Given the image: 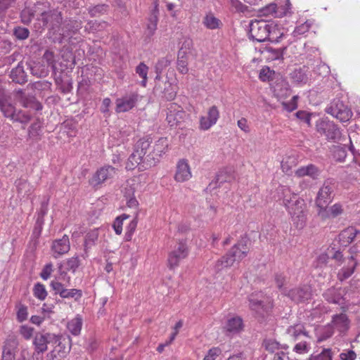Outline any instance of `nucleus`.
<instances>
[{
	"mask_svg": "<svg viewBox=\"0 0 360 360\" xmlns=\"http://www.w3.org/2000/svg\"><path fill=\"white\" fill-rule=\"evenodd\" d=\"M250 245L251 241L248 238H241L225 255L217 261L214 266L216 271H220L224 268L231 267L235 262H239L245 258L250 251Z\"/></svg>",
	"mask_w": 360,
	"mask_h": 360,
	"instance_id": "1",
	"label": "nucleus"
},
{
	"mask_svg": "<svg viewBox=\"0 0 360 360\" xmlns=\"http://www.w3.org/2000/svg\"><path fill=\"white\" fill-rule=\"evenodd\" d=\"M276 26L269 24L264 20H255L251 21L250 24V37L253 41L263 42L266 40L271 41H278L274 34L277 31Z\"/></svg>",
	"mask_w": 360,
	"mask_h": 360,
	"instance_id": "2",
	"label": "nucleus"
},
{
	"mask_svg": "<svg viewBox=\"0 0 360 360\" xmlns=\"http://www.w3.org/2000/svg\"><path fill=\"white\" fill-rule=\"evenodd\" d=\"M37 20L41 23L42 27H46L49 31L55 33L59 31L63 22L62 13L57 9L43 10L41 8L39 15Z\"/></svg>",
	"mask_w": 360,
	"mask_h": 360,
	"instance_id": "3",
	"label": "nucleus"
},
{
	"mask_svg": "<svg viewBox=\"0 0 360 360\" xmlns=\"http://www.w3.org/2000/svg\"><path fill=\"white\" fill-rule=\"evenodd\" d=\"M168 147V141L167 138L162 137L159 139L152 149L148 150L143 158V168L147 169L155 166L160 160L162 153H165Z\"/></svg>",
	"mask_w": 360,
	"mask_h": 360,
	"instance_id": "4",
	"label": "nucleus"
},
{
	"mask_svg": "<svg viewBox=\"0 0 360 360\" xmlns=\"http://www.w3.org/2000/svg\"><path fill=\"white\" fill-rule=\"evenodd\" d=\"M335 188L336 181L334 179H327L324 181L315 199V204L319 210L323 209L332 202Z\"/></svg>",
	"mask_w": 360,
	"mask_h": 360,
	"instance_id": "5",
	"label": "nucleus"
},
{
	"mask_svg": "<svg viewBox=\"0 0 360 360\" xmlns=\"http://www.w3.org/2000/svg\"><path fill=\"white\" fill-rule=\"evenodd\" d=\"M316 131L326 137L328 141L338 143L342 137V132L339 127L333 121L321 120L316 125Z\"/></svg>",
	"mask_w": 360,
	"mask_h": 360,
	"instance_id": "6",
	"label": "nucleus"
},
{
	"mask_svg": "<svg viewBox=\"0 0 360 360\" xmlns=\"http://www.w3.org/2000/svg\"><path fill=\"white\" fill-rule=\"evenodd\" d=\"M56 340L52 342L53 349L46 354L48 360L65 358L70 352L71 348V339L70 337L55 335Z\"/></svg>",
	"mask_w": 360,
	"mask_h": 360,
	"instance_id": "7",
	"label": "nucleus"
},
{
	"mask_svg": "<svg viewBox=\"0 0 360 360\" xmlns=\"http://www.w3.org/2000/svg\"><path fill=\"white\" fill-rule=\"evenodd\" d=\"M326 112L342 122L349 121L352 116L351 109L340 98H334L326 108Z\"/></svg>",
	"mask_w": 360,
	"mask_h": 360,
	"instance_id": "8",
	"label": "nucleus"
},
{
	"mask_svg": "<svg viewBox=\"0 0 360 360\" xmlns=\"http://www.w3.org/2000/svg\"><path fill=\"white\" fill-rule=\"evenodd\" d=\"M188 254V249L186 242L180 241L169 254L167 260L169 269H174L177 266L180 261L185 259Z\"/></svg>",
	"mask_w": 360,
	"mask_h": 360,
	"instance_id": "9",
	"label": "nucleus"
},
{
	"mask_svg": "<svg viewBox=\"0 0 360 360\" xmlns=\"http://www.w3.org/2000/svg\"><path fill=\"white\" fill-rule=\"evenodd\" d=\"M50 286L55 292V294H59L62 298H74L76 301L79 300L82 296L81 290L72 288L67 289L64 285L58 281H52Z\"/></svg>",
	"mask_w": 360,
	"mask_h": 360,
	"instance_id": "10",
	"label": "nucleus"
},
{
	"mask_svg": "<svg viewBox=\"0 0 360 360\" xmlns=\"http://www.w3.org/2000/svg\"><path fill=\"white\" fill-rule=\"evenodd\" d=\"M115 172L116 169L114 167L105 165L95 172L89 183L94 187L101 185L108 179L112 178Z\"/></svg>",
	"mask_w": 360,
	"mask_h": 360,
	"instance_id": "11",
	"label": "nucleus"
},
{
	"mask_svg": "<svg viewBox=\"0 0 360 360\" xmlns=\"http://www.w3.org/2000/svg\"><path fill=\"white\" fill-rule=\"evenodd\" d=\"M155 94L167 101H172L176 96V86L169 81L157 83L154 87Z\"/></svg>",
	"mask_w": 360,
	"mask_h": 360,
	"instance_id": "12",
	"label": "nucleus"
},
{
	"mask_svg": "<svg viewBox=\"0 0 360 360\" xmlns=\"http://www.w3.org/2000/svg\"><path fill=\"white\" fill-rule=\"evenodd\" d=\"M287 295L295 302L300 303L311 297V289L309 285H302L290 290Z\"/></svg>",
	"mask_w": 360,
	"mask_h": 360,
	"instance_id": "13",
	"label": "nucleus"
},
{
	"mask_svg": "<svg viewBox=\"0 0 360 360\" xmlns=\"http://www.w3.org/2000/svg\"><path fill=\"white\" fill-rule=\"evenodd\" d=\"M15 98L20 105L25 108H32L35 110L42 109L41 104L32 96H27L23 90L18 89L15 91Z\"/></svg>",
	"mask_w": 360,
	"mask_h": 360,
	"instance_id": "14",
	"label": "nucleus"
},
{
	"mask_svg": "<svg viewBox=\"0 0 360 360\" xmlns=\"http://www.w3.org/2000/svg\"><path fill=\"white\" fill-rule=\"evenodd\" d=\"M219 117V112L216 105H212L208 109L207 115L202 116L200 119V128L202 130L209 129L215 124Z\"/></svg>",
	"mask_w": 360,
	"mask_h": 360,
	"instance_id": "15",
	"label": "nucleus"
},
{
	"mask_svg": "<svg viewBox=\"0 0 360 360\" xmlns=\"http://www.w3.org/2000/svg\"><path fill=\"white\" fill-rule=\"evenodd\" d=\"M345 295V289L342 288L330 287L323 293V297L328 303L341 304Z\"/></svg>",
	"mask_w": 360,
	"mask_h": 360,
	"instance_id": "16",
	"label": "nucleus"
},
{
	"mask_svg": "<svg viewBox=\"0 0 360 360\" xmlns=\"http://www.w3.org/2000/svg\"><path fill=\"white\" fill-rule=\"evenodd\" d=\"M138 101V95L131 94L116 100V112H127L132 109Z\"/></svg>",
	"mask_w": 360,
	"mask_h": 360,
	"instance_id": "17",
	"label": "nucleus"
},
{
	"mask_svg": "<svg viewBox=\"0 0 360 360\" xmlns=\"http://www.w3.org/2000/svg\"><path fill=\"white\" fill-rule=\"evenodd\" d=\"M54 340H56V338L53 333L37 334L34 340L36 351L39 352H45L48 349V345H51Z\"/></svg>",
	"mask_w": 360,
	"mask_h": 360,
	"instance_id": "18",
	"label": "nucleus"
},
{
	"mask_svg": "<svg viewBox=\"0 0 360 360\" xmlns=\"http://www.w3.org/2000/svg\"><path fill=\"white\" fill-rule=\"evenodd\" d=\"M343 211L342 205L340 203H335L330 207L327 205L323 209L318 210L317 214L322 220H326L341 215Z\"/></svg>",
	"mask_w": 360,
	"mask_h": 360,
	"instance_id": "19",
	"label": "nucleus"
},
{
	"mask_svg": "<svg viewBox=\"0 0 360 360\" xmlns=\"http://www.w3.org/2000/svg\"><path fill=\"white\" fill-rule=\"evenodd\" d=\"M174 178L179 182H184L191 178L190 167L186 160L183 159L178 162Z\"/></svg>",
	"mask_w": 360,
	"mask_h": 360,
	"instance_id": "20",
	"label": "nucleus"
},
{
	"mask_svg": "<svg viewBox=\"0 0 360 360\" xmlns=\"http://www.w3.org/2000/svg\"><path fill=\"white\" fill-rule=\"evenodd\" d=\"M274 94L278 98H284L289 96L291 90L288 82L283 78L278 79L272 86Z\"/></svg>",
	"mask_w": 360,
	"mask_h": 360,
	"instance_id": "21",
	"label": "nucleus"
},
{
	"mask_svg": "<svg viewBox=\"0 0 360 360\" xmlns=\"http://www.w3.org/2000/svg\"><path fill=\"white\" fill-rule=\"evenodd\" d=\"M321 173V170L316 167L315 165L309 164L307 166H303L298 168L295 174L297 177H304L305 176H308L311 178L313 180H316L319 179Z\"/></svg>",
	"mask_w": 360,
	"mask_h": 360,
	"instance_id": "22",
	"label": "nucleus"
},
{
	"mask_svg": "<svg viewBox=\"0 0 360 360\" xmlns=\"http://www.w3.org/2000/svg\"><path fill=\"white\" fill-rule=\"evenodd\" d=\"M286 333L295 342L300 341L302 338H309L308 331L306 330L304 326L300 323L290 326L287 328Z\"/></svg>",
	"mask_w": 360,
	"mask_h": 360,
	"instance_id": "23",
	"label": "nucleus"
},
{
	"mask_svg": "<svg viewBox=\"0 0 360 360\" xmlns=\"http://www.w3.org/2000/svg\"><path fill=\"white\" fill-rule=\"evenodd\" d=\"M358 235H360V231L354 226H349L340 233L338 236L339 243L346 247L352 243Z\"/></svg>",
	"mask_w": 360,
	"mask_h": 360,
	"instance_id": "24",
	"label": "nucleus"
},
{
	"mask_svg": "<svg viewBox=\"0 0 360 360\" xmlns=\"http://www.w3.org/2000/svg\"><path fill=\"white\" fill-rule=\"evenodd\" d=\"M69 237L64 235L62 238L56 240L53 242L52 250L54 253V257L67 253L70 250Z\"/></svg>",
	"mask_w": 360,
	"mask_h": 360,
	"instance_id": "25",
	"label": "nucleus"
},
{
	"mask_svg": "<svg viewBox=\"0 0 360 360\" xmlns=\"http://www.w3.org/2000/svg\"><path fill=\"white\" fill-rule=\"evenodd\" d=\"M41 6H44V4L37 3L33 8H26L23 9L20 13L21 21L24 25H29L34 18L35 15H39Z\"/></svg>",
	"mask_w": 360,
	"mask_h": 360,
	"instance_id": "26",
	"label": "nucleus"
},
{
	"mask_svg": "<svg viewBox=\"0 0 360 360\" xmlns=\"http://www.w3.org/2000/svg\"><path fill=\"white\" fill-rule=\"evenodd\" d=\"M295 208L292 212V219L295 223L297 224V227L302 229L304 227L306 221V215L304 212L303 206L304 204L303 201L302 202L299 200L295 202Z\"/></svg>",
	"mask_w": 360,
	"mask_h": 360,
	"instance_id": "27",
	"label": "nucleus"
},
{
	"mask_svg": "<svg viewBox=\"0 0 360 360\" xmlns=\"http://www.w3.org/2000/svg\"><path fill=\"white\" fill-rule=\"evenodd\" d=\"M27 76L25 72L23 63L20 62L17 67L13 68L10 73V78L15 83L23 84L27 82Z\"/></svg>",
	"mask_w": 360,
	"mask_h": 360,
	"instance_id": "28",
	"label": "nucleus"
},
{
	"mask_svg": "<svg viewBox=\"0 0 360 360\" xmlns=\"http://www.w3.org/2000/svg\"><path fill=\"white\" fill-rule=\"evenodd\" d=\"M82 27L81 23L77 20H69L65 21L62 28L63 33L60 34L59 42H62L64 37H69L72 33H75Z\"/></svg>",
	"mask_w": 360,
	"mask_h": 360,
	"instance_id": "29",
	"label": "nucleus"
},
{
	"mask_svg": "<svg viewBox=\"0 0 360 360\" xmlns=\"http://www.w3.org/2000/svg\"><path fill=\"white\" fill-rule=\"evenodd\" d=\"M348 258L349 262L347 266L342 268L338 273V278L340 281L346 280L349 278L354 274L357 265V262L354 256H349Z\"/></svg>",
	"mask_w": 360,
	"mask_h": 360,
	"instance_id": "30",
	"label": "nucleus"
},
{
	"mask_svg": "<svg viewBox=\"0 0 360 360\" xmlns=\"http://www.w3.org/2000/svg\"><path fill=\"white\" fill-rule=\"evenodd\" d=\"M152 138L150 136L143 137L140 139L135 144L134 149L136 153H139L141 155L144 157L148 150L152 149Z\"/></svg>",
	"mask_w": 360,
	"mask_h": 360,
	"instance_id": "31",
	"label": "nucleus"
},
{
	"mask_svg": "<svg viewBox=\"0 0 360 360\" xmlns=\"http://www.w3.org/2000/svg\"><path fill=\"white\" fill-rule=\"evenodd\" d=\"M15 185L19 196H29L33 191V187L25 179H18L15 181Z\"/></svg>",
	"mask_w": 360,
	"mask_h": 360,
	"instance_id": "32",
	"label": "nucleus"
},
{
	"mask_svg": "<svg viewBox=\"0 0 360 360\" xmlns=\"http://www.w3.org/2000/svg\"><path fill=\"white\" fill-rule=\"evenodd\" d=\"M15 106L11 103V98L9 96L0 104V111L3 113L4 116L11 120L13 118L15 111Z\"/></svg>",
	"mask_w": 360,
	"mask_h": 360,
	"instance_id": "33",
	"label": "nucleus"
},
{
	"mask_svg": "<svg viewBox=\"0 0 360 360\" xmlns=\"http://www.w3.org/2000/svg\"><path fill=\"white\" fill-rule=\"evenodd\" d=\"M98 238V231L97 229H94L89 232L86 236L84 240V254L83 257L88 256L89 250L91 249L95 244Z\"/></svg>",
	"mask_w": 360,
	"mask_h": 360,
	"instance_id": "34",
	"label": "nucleus"
},
{
	"mask_svg": "<svg viewBox=\"0 0 360 360\" xmlns=\"http://www.w3.org/2000/svg\"><path fill=\"white\" fill-rule=\"evenodd\" d=\"M143 156L141 155V154L139 153H136V150L134 149V152L128 158L126 168L127 169L131 170V169H134L136 167L139 166L140 169H144L143 168Z\"/></svg>",
	"mask_w": 360,
	"mask_h": 360,
	"instance_id": "35",
	"label": "nucleus"
},
{
	"mask_svg": "<svg viewBox=\"0 0 360 360\" xmlns=\"http://www.w3.org/2000/svg\"><path fill=\"white\" fill-rule=\"evenodd\" d=\"M140 185V181L138 178H132L126 181L125 186L124 188V196L125 198L134 197V193L136 191L138 186Z\"/></svg>",
	"mask_w": 360,
	"mask_h": 360,
	"instance_id": "36",
	"label": "nucleus"
},
{
	"mask_svg": "<svg viewBox=\"0 0 360 360\" xmlns=\"http://www.w3.org/2000/svg\"><path fill=\"white\" fill-rule=\"evenodd\" d=\"M202 23L209 30L220 29L223 25L222 22L212 13L207 14L203 18Z\"/></svg>",
	"mask_w": 360,
	"mask_h": 360,
	"instance_id": "37",
	"label": "nucleus"
},
{
	"mask_svg": "<svg viewBox=\"0 0 360 360\" xmlns=\"http://www.w3.org/2000/svg\"><path fill=\"white\" fill-rule=\"evenodd\" d=\"M305 67L295 69L290 74L291 78L297 84H306L309 77Z\"/></svg>",
	"mask_w": 360,
	"mask_h": 360,
	"instance_id": "38",
	"label": "nucleus"
},
{
	"mask_svg": "<svg viewBox=\"0 0 360 360\" xmlns=\"http://www.w3.org/2000/svg\"><path fill=\"white\" fill-rule=\"evenodd\" d=\"M153 4H154V8L152 11L151 15L149 19L150 22L148 25V27H147V30L148 32V35H150V36L153 35L154 34V32L156 30L157 22H158V14L159 13V10L158 8V4L157 1H154Z\"/></svg>",
	"mask_w": 360,
	"mask_h": 360,
	"instance_id": "39",
	"label": "nucleus"
},
{
	"mask_svg": "<svg viewBox=\"0 0 360 360\" xmlns=\"http://www.w3.org/2000/svg\"><path fill=\"white\" fill-rule=\"evenodd\" d=\"M333 322L334 326L341 332L347 330L349 328V320L345 314L335 315Z\"/></svg>",
	"mask_w": 360,
	"mask_h": 360,
	"instance_id": "40",
	"label": "nucleus"
},
{
	"mask_svg": "<svg viewBox=\"0 0 360 360\" xmlns=\"http://www.w3.org/2000/svg\"><path fill=\"white\" fill-rule=\"evenodd\" d=\"M108 27L105 21L90 20L85 26V30L89 32H96L104 30Z\"/></svg>",
	"mask_w": 360,
	"mask_h": 360,
	"instance_id": "41",
	"label": "nucleus"
},
{
	"mask_svg": "<svg viewBox=\"0 0 360 360\" xmlns=\"http://www.w3.org/2000/svg\"><path fill=\"white\" fill-rule=\"evenodd\" d=\"M82 326V319L77 316L68 323V329L73 335H78L80 333Z\"/></svg>",
	"mask_w": 360,
	"mask_h": 360,
	"instance_id": "42",
	"label": "nucleus"
},
{
	"mask_svg": "<svg viewBox=\"0 0 360 360\" xmlns=\"http://www.w3.org/2000/svg\"><path fill=\"white\" fill-rule=\"evenodd\" d=\"M234 179L233 175L231 173V172H228L226 170H221L218 172L216 176V181L215 186L213 188L217 186H220L221 184L225 182H230Z\"/></svg>",
	"mask_w": 360,
	"mask_h": 360,
	"instance_id": "43",
	"label": "nucleus"
},
{
	"mask_svg": "<svg viewBox=\"0 0 360 360\" xmlns=\"http://www.w3.org/2000/svg\"><path fill=\"white\" fill-rule=\"evenodd\" d=\"M242 319L240 317H233L228 320L226 328L230 333H236L242 328Z\"/></svg>",
	"mask_w": 360,
	"mask_h": 360,
	"instance_id": "44",
	"label": "nucleus"
},
{
	"mask_svg": "<svg viewBox=\"0 0 360 360\" xmlns=\"http://www.w3.org/2000/svg\"><path fill=\"white\" fill-rule=\"evenodd\" d=\"M185 116H186L185 112H180L179 114L167 115L166 120L168 122V124L171 127L178 126L183 122Z\"/></svg>",
	"mask_w": 360,
	"mask_h": 360,
	"instance_id": "45",
	"label": "nucleus"
},
{
	"mask_svg": "<svg viewBox=\"0 0 360 360\" xmlns=\"http://www.w3.org/2000/svg\"><path fill=\"white\" fill-rule=\"evenodd\" d=\"M31 117L32 116L29 112L20 110L18 111H15L13 118H12L11 120L22 124H27L30 121Z\"/></svg>",
	"mask_w": 360,
	"mask_h": 360,
	"instance_id": "46",
	"label": "nucleus"
},
{
	"mask_svg": "<svg viewBox=\"0 0 360 360\" xmlns=\"http://www.w3.org/2000/svg\"><path fill=\"white\" fill-rule=\"evenodd\" d=\"M18 345V342L14 338H8L7 339L3 347V352L4 354H15L14 351L16 349Z\"/></svg>",
	"mask_w": 360,
	"mask_h": 360,
	"instance_id": "47",
	"label": "nucleus"
},
{
	"mask_svg": "<svg viewBox=\"0 0 360 360\" xmlns=\"http://www.w3.org/2000/svg\"><path fill=\"white\" fill-rule=\"evenodd\" d=\"M307 338H304L297 341L298 342L295 345L293 351L297 354H303L309 352L310 346L307 341Z\"/></svg>",
	"mask_w": 360,
	"mask_h": 360,
	"instance_id": "48",
	"label": "nucleus"
},
{
	"mask_svg": "<svg viewBox=\"0 0 360 360\" xmlns=\"http://www.w3.org/2000/svg\"><path fill=\"white\" fill-rule=\"evenodd\" d=\"M13 34L18 40H25L30 36V30L21 26H16L13 30Z\"/></svg>",
	"mask_w": 360,
	"mask_h": 360,
	"instance_id": "49",
	"label": "nucleus"
},
{
	"mask_svg": "<svg viewBox=\"0 0 360 360\" xmlns=\"http://www.w3.org/2000/svg\"><path fill=\"white\" fill-rule=\"evenodd\" d=\"M33 294L39 300H44L47 296L45 286L40 283H36L33 288Z\"/></svg>",
	"mask_w": 360,
	"mask_h": 360,
	"instance_id": "50",
	"label": "nucleus"
},
{
	"mask_svg": "<svg viewBox=\"0 0 360 360\" xmlns=\"http://www.w3.org/2000/svg\"><path fill=\"white\" fill-rule=\"evenodd\" d=\"M250 307L252 310L255 311L257 313L262 314L263 311H266L263 302L260 300L250 298Z\"/></svg>",
	"mask_w": 360,
	"mask_h": 360,
	"instance_id": "51",
	"label": "nucleus"
},
{
	"mask_svg": "<svg viewBox=\"0 0 360 360\" xmlns=\"http://www.w3.org/2000/svg\"><path fill=\"white\" fill-rule=\"evenodd\" d=\"M148 68L143 63H141L136 68V72L143 79L141 84L146 86Z\"/></svg>",
	"mask_w": 360,
	"mask_h": 360,
	"instance_id": "52",
	"label": "nucleus"
},
{
	"mask_svg": "<svg viewBox=\"0 0 360 360\" xmlns=\"http://www.w3.org/2000/svg\"><path fill=\"white\" fill-rule=\"evenodd\" d=\"M129 216L128 214H123L115 219L112 226L116 234L120 235L122 233L123 221L124 219L129 218Z\"/></svg>",
	"mask_w": 360,
	"mask_h": 360,
	"instance_id": "53",
	"label": "nucleus"
},
{
	"mask_svg": "<svg viewBox=\"0 0 360 360\" xmlns=\"http://www.w3.org/2000/svg\"><path fill=\"white\" fill-rule=\"evenodd\" d=\"M309 360H332L331 351L330 349H323L319 354H312Z\"/></svg>",
	"mask_w": 360,
	"mask_h": 360,
	"instance_id": "54",
	"label": "nucleus"
},
{
	"mask_svg": "<svg viewBox=\"0 0 360 360\" xmlns=\"http://www.w3.org/2000/svg\"><path fill=\"white\" fill-rule=\"evenodd\" d=\"M171 60L168 57L162 58L155 65L156 73L161 74L162 70L170 65Z\"/></svg>",
	"mask_w": 360,
	"mask_h": 360,
	"instance_id": "55",
	"label": "nucleus"
},
{
	"mask_svg": "<svg viewBox=\"0 0 360 360\" xmlns=\"http://www.w3.org/2000/svg\"><path fill=\"white\" fill-rule=\"evenodd\" d=\"M15 1V0H0V19L4 18L7 10Z\"/></svg>",
	"mask_w": 360,
	"mask_h": 360,
	"instance_id": "56",
	"label": "nucleus"
},
{
	"mask_svg": "<svg viewBox=\"0 0 360 360\" xmlns=\"http://www.w3.org/2000/svg\"><path fill=\"white\" fill-rule=\"evenodd\" d=\"M193 43L191 39L186 38L181 44L179 51L185 52L187 54H191Z\"/></svg>",
	"mask_w": 360,
	"mask_h": 360,
	"instance_id": "57",
	"label": "nucleus"
},
{
	"mask_svg": "<svg viewBox=\"0 0 360 360\" xmlns=\"http://www.w3.org/2000/svg\"><path fill=\"white\" fill-rule=\"evenodd\" d=\"M79 264L80 263L79 258L77 257H73L68 259L66 262V269L68 271H72V272H75L76 269L79 267Z\"/></svg>",
	"mask_w": 360,
	"mask_h": 360,
	"instance_id": "58",
	"label": "nucleus"
},
{
	"mask_svg": "<svg viewBox=\"0 0 360 360\" xmlns=\"http://www.w3.org/2000/svg\"><path fill=\"white\" fill-rule=\"evenodd\" d=\"M137 216L138 213L136 212L135 217L134 219L129 223V226H127V230L126 233V239L127 240H129L131 239V235L134 232L136 226H137Z\"/></svg>",
	"mask_w": 360,
	"mask_h": 360,
	"instance_id": "59",
	"label": "nucleus"
},
{
	"mask_svg": "<svg viewBox=\"0 0 360 360\" xmlns=\"http://www.w3.org/2000/svg\"><path fill=\"white\" fill-rule=\"evenodd\" d=\"M62 58L65 61L70 63L69 65L70 68L75 65V57L73 56V53L70 50L66 49L64 51L63 53L62 54Z\"/></svg>",
	"mask_w": 360,
	"mask_h": 360,
	"instance_id": "60",
	"label": "nucleus"
},
{
	"mask_svg": "<svg viewBox=\"0 0 360 360\" xmlns=\"http://www.w3.org/2000/svg\"><path fill=\"white\" fill-rule=\"evenodd\" d=\"M277 5L276 4H270L260 10L262 15H273L276 13Z\"/></svg>",
	"mask_w": 360,
	"mask_h": 360,
	"instance_id": "61",
	"label": "nucleus"
},
{
	"mask_svg": "<svg viewBox=\"0 0 360 360\" xmlns=\"http://www.w3.org/2000/svg\"><path fill=\"white\" fill-rule=\"evenodd\" d=\"M272 74L273 72L270 70V68L266 67L260 70L259 77L263 82L269 81L271 79Z\"/></svg>",
	"mask_w": 360,
	"mask_h": 360,
	"instance_id": "62",
	"label": "nucleus"
},
{
	"mask_svg": "<svg viewBox=\"0 0 360 360\" xmlns=\"http://www.w3.org/2000/svg\"><path fill=\"white\" fill-rule=\"evenodd\" d=\"M327 254L330 255L331 258L338 262H341L343 259L342 252L340 250H335V248H328Z\"/></svg>",
	"mask_w": 360,
	"mask_h": 360,
	"instance_id": "63",
	"label": "nucleus"
},
{
	"mask_svg": "<svg viewBox=\"0 0 360 360\" xmlns=\"http://www.w3.org/2000/svg\"><path fill=\"white\" fill-rule=\"evenodd\" d=\"M221 351L219 347H212L208 351L207 355L204 358V360H215L216 357L221 354Z\"/></svg>",
	"mask_w": 360,
	"mask_h": 360,
	"instance_id": "64",
	"label": "nucleus"
}]
</instances>
